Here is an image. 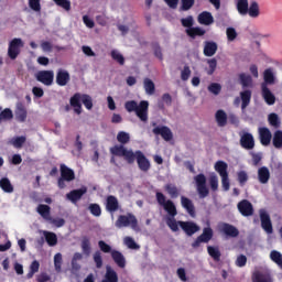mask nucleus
Instances as JSON below:
<instances>
[{
    "label": "nucleus",
    "mask_w": 282,
    "mask_h": 282,
    "mask_svg": "<svg viewBox=\"0 0 282 282\" xmlns=\"http://www.w3.org/2000/svg\"><path fill=\"white\" fill-rule=\"evenodd\" d=\"M12 118H14V113L10 108H6L0 112V122H7L8 120H12Z\"/></svg>",
    "instance_id": "09e8293b"
},
{
    "label": "nucleus",
    "mask_w": 282,
    "mask_h": 282,
    "mask_svg": "<svg viewBox=\"0 0 282 282\" xmlns=\"http://www.w3.org/2000/svg\"><path fill=\"white\" fill-rule=\"evenodd\" d=\"M237 177L240 186H245L246 182H248V173L246 171L238 172Z\"/></svg>",
    "instance_id": "680f3d73"
},
{
    "label": "nucleus",
    "mask_w": 282,
    "mask_h": 282,
    "mask_svg": "<svg viewBox=\"0 0 282 282\" xmlns=\"http://www.w3.org/2000/svg\"><path fill=\"white\" fill-rule=\"evenodd\" d=\"M124 109L128 113H135L141 122H149V101L141 100L138 105L135 100L124 102Z\"/></svg>",
    "instance_id": "f03ea898"
},
{
    "label": "nucleus",
    "mask_w": 282,
    "mask_h": 282,
    "mask_svg": "<svg viewBox=\"0 0 282 282\" xmlns=\"http://www.w3.org/2000/svg\"><path fill=\"white\" fill-rule=\"evenodd\" d=\"M155 197L159 206H162L164 212L172 217L166 219V226H169L172 232H177L180 230V221L174 218L177 216V207H175V203L171 199L166 200V196L162 192H156Z\"/></svg>",
    "instance_id": "f257e3e1"
},
{
    "label": "nucleus",
    "mask_w": 282,
    "mask_h": 282,
    "mask_svg": "<svg viewBox=\"0 0 282 282\" xmlns=\"http://www.w3.org/2000/svg\"><path fill=\"white\" fill-rule=\"evenodd\" d=\"M207 252H208L209 257H212V259H214V261H216V262L221 261V251H219V247L208 246Z\"/></svg>",
    "instance_id": "ea45409f"
},
{
    "label": "nucleus",
    "mask_w": 282,
    "mask_h": 282,
    "mask_svg": "<svg viewBox=\"0 0 282 282\" xmlns=\"http://www.w3.org/2000/svg\"><path fill=\"white\" fill-rule=\"evenodd\" d=\"M82 250H83V253L86 254V257H89V254H91V241H89V238L87 237L83 238Z\"/></svg>",
    "instance_id": "de8ad7c7"
},
{
    "label": "nucleus",
    "mask_w": 282,
    "mask_h": 282,
    "mask_svg": "<svg viewBox=\"0 0 282 282\" xmlns=\"http://www.w3.org/2000/svg\"><path fill=\"white\" fill-rule=\"evenodd\" d=\"M247 14L250 17V19H259L261 15V9L259 8V2L252 1L250 2Z\"/></svg>",
    "instance_id": "a878e982"
},
{
    "label": "nucleus",
    "mask_w": 282,
    "mask_h": 282,
    "mask_svg": "<svg viewBox=\"0 0 282 282\" xmlns=\"http://www.w3.org/2000/svg\"><path fill=\"white\" fill-rule=\"evenodd\" d=\"M240 147L247 151L254 149V137L250 132H243L240 134Z\"/></svg>",
    "instance_id": "dca6fc26"
},
{
    "label": "nucleus",
    "mask_w": 282,
    "mask_h": 282,
    "mask_svg": "<svg viewBox=\"0 0 282 282\" xmlns=\"http://www.w3.org/2000/svg\"><path fill=\"white\" fill-rule=\"evenodd\" d=\"M268 121L271 124V127H279L280 122H279V115L272 112L269 115L268 117Z\"/></svg>",
    "instance_id": "338daca9"
},
{
    "label": "nucleus",
    "mask_w": 282,
    "mask_h": 282,
    "mask_svg": "<svg viewBox=\"0 0 282 282\" xmlns=\"http://www.w3.org/2000/svg\"><path fill=\"white\" fill-rule=\"evenodd\" d=\"M252 282H274V281L272 280V275H270V273L256 271L252 274Z\"/></svg>",
    "instance_id": "cd10ccee"
},
{
    "label": "nucleus",
    "mask_w": 282,
    "mask_h": 282,
    "mask_svg": "<svg viewBox=\"0 0 282 282\" xmlns=\"http://www.w3.org/2000/svg\"><path fill=\"white\" fill-rule=\"evenodd\" d=\"M181 23H182L183 28H187V30H191L193 28L194 20L192 18V15H188L187 18L181 19Z\"/></svg>",
    "instance_id": "e2e57ef3"
},
{
    "label": "nucleus",
    "mask_w": 282,
    "mask_h": 282,
    "mask_svg": "<svg viewBox=\"0 0 282 282\" xmlns=\"http://www.w3.org/2000/svg\"><path fill=\"white\" fill-rule=\"evenodd\" d=\"M88 210L94 217H100V215H102V208H100V205L96 203L90 204L88 206Z\"/></svg>",
    "instance_id": "8fccbe9b"
},
{
    "label": "nucleus",
    "mask_w": 282,
    "mask_h": 282,
    "mask_svg": "<svg viewBox=\"0 0 282 282\" xmlns=\"http://www.w3.org/2000/svg\"><path fill=\"white\" fill-rule=\"evenodd\" d=\"M69 80H72V77L69 76V72L63 68H59L56 74V84L59 87H65L69 83Z\"/></svg>",
    "instance_id": "412c9836"
},
{
    "label": "nucleus",
    "mask_w": 282,
    "mask_h": 282,
    "mask_svg": "<svg viewBox=\"0 0 282 282\" xmlns=\"http://www.w3.org/2000/svg\"><path fill=\"white\" fill-rule=\"evenodd\" d=\"M198 23H200V25H213L215 23V18H213V13L203 11L198 14Z\"/></svg>",
    "instance_id": "393cba45"
},
{
    "label": "nucleus",
    "mask_w": 282,
    "mask_h": 282,
    "mask_svg": "<svg viewBox=\"0 0 282 282\" xmlns=\"http://www.w3.org/2000/svg\"><path fill=\"white\" fill-rule=\"evenodd\" d=\"M258 182L259 184H268L270 182V169L268 166L258 169Z\"/></svg>",
    "instance_id": "bb28decb"
},
{
    "label": "nucleus",
    "mask_w": 282,
    "mask_h": 282,
    "mask_svg": "<svg viewBox=\"0 0 282 282\" xmlns=\"http://www.w3.org/2000/svg\"><path fill=\"white\" fill-rule=\"evenodd\" d=\"M214 169L220 175V177L228 175V163L224 161H217Z\"/></svg>",
    "instance_id": "4c0bfd02"
},
{
    "label": "nucleus",
    "mask_w": 282,
    "mask_h": 282,
    "mask_svg": "<svg viewBox=\"0 0 282 282\" xmlns=\"http://www.w3.org/2000/svg\"><path fill=\"white\" fill-rule=\"evenodd\" d=\"M85 193H87V188L73 189L66 195V197L70 202H78Z\"/></svg>",
    "instance_id": "2f4dec72"
},
{
    "label": "nucleus",
    "mask_w": 282,
    "mask_h": 282,
    "mask_svg": "<svg viewBox=\"0 0 282 282\" xmlns=\"http://www.w3.org/2000/svg\"><path fill=\"white\" fill-rule=\"evenodd\" d=\"M240 78V85H242V87H250V85H252V77L250 75H247L246 73H241L239 75Z\"/></svg>",
    "instance_id": "603ef678"
},
{
    "label": "nucleus",
    "mask_w": 282,
    "mask_h": 282,
    "mask_svg": "<svg viewBox=\"0 0 282 282\" xmlns=\"http://www.w3.org/2000/svg\"><path fill=\"white\" fill-rule=\"evenodd\" d=\"M259 135H260V142H261L262 147L270 145V142H272V132H270V129L260 128Z\"/></svg>",
    "instance_id": "b1692460"
},
{
    "label": "nucleus",
    "mask_w": 282,
    "mask_h": 282,
    "mask_svg": "<svg viewBox=\"0 0 282 282\" xmlns=\"http://www.w3.org/2000/svg\"><path fill=\"white\" fill-rule=\"evenodd\" d=\"M23 40H21L20 37H14L9 43L8 56L9 58H11V61H17L19 54H21V47H23Z\"/></svg>",
    "instance_id": "1a4fd4ad"
},
{
    "label": "nucleus",
    "mask_w": 282,
    "mask_h": 282,
    "mask_svg": "<svg viewBox=\"0 0 282 282\" xmlns=\"http://www.w3.org/2000/svg\"><path fill=\"white\" fill-rule=\"evenodd\" d=\"M263 80L262 85H274L276 77H274V68H267L263 72Z\"/></svg>",
    "instance_id": "7c9ffc66"
},
{
    "label": "nucleus",
    "mask_w": 282,
    "mask_h": 282,
    "mask_svg": "<svg viewBox=\"0 0 282 282\" xmlns=\"http://www.w3.org/2000/svg\"><path fill=\"white\" fill-rule=\"evenodd\" d=\"M110 56L112 61H116L119 65H124V56L120 52L112 50Z\"/></svg>",
    "instance_id": "3c124183"
},
{
    "label": "nucleus",
    "mask_w": 282,
    "mask_h": 282,
    "mask_svg": "<svg viewBox=\"0 0 282 282\" xmlns=\"http://www.w3.org/2000/svg\"><path fill=\"white\" fill-rule=\"evenodd\" d=\"M101 282H118V272L113 268H106V274Z\"/></svg>",
    "instance_id": "473e14b6"
},
{
    "label": "nucleus",
    "mask_w": 282,
    "mask_h": 282,
    "mask_svg": "<svg viewBox=\"0 0 282 282\" xmlns=\"http://www.w3.org/2000/svg\"><path fill=\"white\" fill-rule=\"evenodd\" d=\"M54 3L58 6V8H63L66 12H69L72 10V1L69 0H53Z\"/></svg>",
    "instance_id": "5fc2aeb1"
},
{
    "label": "nucleus",
    "mask_w": 282,
    "mask_h": 282,
    "mask_svg": "<svg viewBox=\"0 0 282 282\" xmlns=\"http://www.w3.org/2000/svg\"><path fill=\"white\" fill-rule=\"evenodd\" d=\"M28 138H25L24 135L21 137H14L9 141V144H12V147H14V149H22L23 145L25 144Z\"/></svg>",
    "instance_id": "c03bdc74"
},
{
    "label": "nucleus",
    "mask_w": 282,
    "mask_h": 282,
    "mask_svg": "<svg viewBox=\"0 0 282 282\" xmlns=\"http://www.w3.org/2000/svg\"><path fill=\"white\" fill-rule=\"evenodd\" d=\"M208 91H210V94H214L215 96H219V94L221 93V85L213 83L208 86Z\"/></svg>",
    "instance_id": "052dcab7"
},
{
    "label": "nucleus",
    "mask_w": 282,
    "mask_h": 282,
    "mask_svg": "<svg viewBox=\"0 0 282 282\" xmlns=\"http://www.w3.org/2000/svg\"><path fill=\"white\" fill-rule=\"evenodd\" d=\"M124 243H126L127 248H129L130 250H138V248H140V246H138L135 240H133V238H131V237H126Z\"/></svg>",
    "instance_id": "bf43d9fd"
},
{
    "label": "nucleus",
    "mask_w": 282,
    "mask_h": 282,
    "mask_svg": "<svg viewBox=\"0 0 282 282\" xmlns=\"http://www.w3.org/2000/svg\"><path fill=\"white\" fill-rule=\"evenodd\" d=\"M110 256L112 261H115L116 265H118V268H127V259L124 258V254H122V252L113 249Z\"/></svg>",
    "instance_id": "4be33fe9"
},
{
    "label": "nucleus",
    "mask_w": 282,
    "mask_h": 282,
    "mask_svg": "<svg viewBox=\"0 0 282 282\" xmlns=\"http://www.w3.org/2000/svg\"><path fill=\"white\" fill-rule=\"evenodd\" d=\"M44 237L47 246L54 247L58 243V237L52 231H44Z\"/></svg>",
    "instance_id": "37998d69"
},
{
    "label": "nucleus",
    "mask_w": 282,
    "mask_h": 282,
    "mask_svg": "<svg viewBox=\"0 0 282 282\" xmlns=\"http://www.w3.org/2000/svg\"><path fill=\"white\" fill-rule=\"evenodd\" d=\"M54 265H55L56 272H61V270L63 268V254L62 253H56L54 256Z\"/></svg>",
    "instance_id": "6e6d98bb"
},
{
    "label": "nucleus",
    "mask_w": 282,
    "mask_h": 282,
    "mask_svg": "<svg viewBox=\"0 0 282 282\" xmlns=\"http://www.w3.org/2000/svg\"><path fill=\"white\" fill-rule=\"evenodd\" d=\"M246 263H248V257L239 254L236 259L237 268H246Z\"/></svg>",
    "instance_id": "69168bd1"
},
{
    "label": "nucleus",
    "mask_w": 282,
    "mask_h": 282,
    "mask_svg": "<svg viewBox=\"0 0 282 282\" xmlns=\"http://www.w3.org/2000/svg\"><path fill=\"white\" fill-rule=\"evenodd\" d=\"M152 133L154 135H161L165 142H171V140H173V132L171 131V128L166 126L153 128Z\"/></svg>",
    "instance_id": "f3484780"
},
{
    "label": "nucleus",
    "mask_w": 282,
    "mask_h": 282,
    "mask_svg": "<svg viewBox=\"0 0 282 282\" xmlns=\"http://www.w3.org/2000/svg\"><path fill=\"white\" fill-rule=\"evenodd\" d=\"M241 109H247L252 100V90H243L240 93Z\"/></svg>",
    "instance_id": "72a5a7b5"
},
{
    "label": "nucleus",
    "mask_w": 282,
    "mask_h": 282,
    "mask_svg": "<svg viewBox=\"0 0 282 282\" xmlns=\"http://www.w3.org/2000/svg\"><path fill=\"white\" fill-rule=\"evenodd\" d=\"M69 105L70 107H73L77 116H80L83 113V105L84 107H86V109H88V111H90V109H94V100L91 99V96L87 94H74V96H72L69 99Z\"/></svg>",
    "instance_id": "7ed1b4c3"
},
{
    "label": "nucleus",
    "mask_w": 282,
    "mask_h": 282,
    "mask_svg": "<svg viewBox=\"0 0 282 282\" xmlns=\"http://www.w3.org/2000/svg\"><path fill=\"white\" fill-rule=\"evenodd\" d=\"M106 210L107 213H110L113 215V213H118L120 210V203L118 202V198L113 195H109L106 198Z\"/></svg>",
    "instance_id": "6ab92c4d"
},
{
    "label": "nucleus",
    "mask_w": 282,
    "mask_h": 282,
    "mask_svg": "<svg viewBox=\"0 0 282 282\" xmlns=\"http://www.w3.org/2000/svg\"><path fill=\"white\" fill-rule=\"evenodd\" d=\"M238 212L242 217H252L254 215V206L248 199H242L237 204Z\"/></svg>",
    "instance_id": "ddd939ff"
},
{
    "label": "nucleus",
    "mask_w": 282,
    "mask_h": 282,
    "mask_svg": "<svg viewBox=\"0 0 282 282\" xmlns=\"http://www.w3.org/2000/svg\"><path fill=\"white\" fill-rule=\"evenodd\" d=\"M248 0H237L236 1V10L241 17H246L248 14L249 8Z\"/></svg>",
    "instance_id": "f704fd0d"
},
{
    "label": "nucleus",
    "mask_w": 282,
    "mask_h": 282,
    "mask_svg": "<svg viewBox=\"0 0 282 282\" xmlns=\"http://www.w3.org/2000/svg\"><path fill=\"white\" fill-rule=\"evenodd\" d=\"M261 91L264 102H267L269 106H272L274 102H276V96L272 94V90L268 88V85L261 84Z\"/></svg>",
    "instance_id": "aec40b11"
},
{
    "label": "nucleus",
    "mask_w": 282,
    "mask_h": 282,
    "mask_svg": "<svg viewBox=\"0 0 282 282\" xmlns=\"http://www.w3.org/2000/svg\"><path fill=\"white\" fill-rule=\"evenodd\" d=\"M218 230L219 232L226 235L230 239H236V237H239V229L236 226L230 225L228 223L218 224Z\"/></svg>",
    "instance_id": "f8f14e48"
},
{
    "label": "nucleus",
    "mask_w": 282,
    "mask_h": 282,
    "mask_svg": "<svg viewBox=\"0 0 282 282\" xmlns=\"http://www.w3.org/2000/svg\"><path fill=\"white\" fill-rule=\"evenodd\" d=\"M61 177L57 180L58 188H67L65 182H74L76 180V173L65 164L59 165Z\"/></svg>",
    "instance_id": "39448f33"
},
{
    "label": "nucleus",
    "mask_w": 282,
    "mask_h": 282,
    "mask_svg": "<svg viewBox=\"0 0 282 282\" xmlns=\"http://www.w3.org/2000/svg\"><path fill=\"white\" fill-rule=\"evenodd\" d=\"M178 225L187 237H193L195 232H199V225L195 224L194 221L178 220Z\"/></svg>",
    "instance_id": "4468645a"
},
{
    "label": "nucleus",
    "mask_w": 282,
    "mask_h": 282,
    "mask_svg": "<svg viewBox=\"0 0 282 282\" xmlns=\"http://www.w3.org/2000/svg\"><path fill=\"white\" fill-rule=\"evenodd\" d=\"M14 116L18 122L28 120V107H25V104L20 101L15 105Z\"/></svg>",
    "instance_id": "a211bd4d"
},
{
    "label": "nucleus",
    "mask_w": 282,
    "mask_h": 282,
    "mask_svg": "<svg viewBox=\"0 0 282 282\" xmlns=\"http://www.w3.org/2000/svg\"><path fill=\"white\" fill-rule=\"evenodd\" d=\"M116 228H132V230H138V218L135 215L128 213L127 215H120L116 223Z\"/></svg>",
    "instance_id": "423d86ee"
},
{
    "label": "nucleus",
    "mask_w": 282,
    "mask_h": 282,
    "mask_svg": "<svg viewBox=\"0 0 282 282\" xmlns=\"http://www.w3.org/2000/svg\"><path fill=\"white\" fill-rule=\"evenodd\" d=\"M164 188L172 199H177L180 197V188H177L175 184L169 183Z\"/></svg>",
    "instance_id": "58836bf2"
},
{
    "label": "nucleus",
    "mask_w": 282,
    "mask_h": 282,
    "mask_svg": "<svg viewBox=\"0 0 282 282\" xmlns=\"http://www.w3.org/2000/svg\"><path fill=\"white\" fill-rule=\"evenodd\" d=\"M143 87L148 96H153V94H155V83H153V80H151L150 78L143 79Z\"/></svg>",
    "instance_id": "79ce46f5"
},
{
    "label": "nucleus",
    "mask_w": 282,
    "mask_h": 282,
    "mask_svg": "<svg viewBox=\"0 0 282 282\" xmlns=\"http://www.w3.org/2000/svg\"><path fill=\"white\" fill-rule=\"evenodd\" d=\"M98 246H99V250H101V252H105L106 254H109V253L111 254V252H113V250H111V246H109L104 240H99Z\"/></svg>",
    "instance_id": "13d9d810"
},
{
    "label": "nucleus",
    "mask_w": 282,
    "mask_h": 282,
    "mask_svg": "<svg viewBox=\"0 0 282 282\" xmlns=\"http://www.w3.org/2000/svg\"><path fill=\"white\" fill-rule=\"evenodd\" d=\"M214 237V231L213 228L210 227H205L203 229L202 235H199L193 242H192V248H194V250H197V248H199V246H202V243H208L209 241L213 240Z\"/></svg>",
    "instance_id": "6e6552de"
},
{
    "label": "nucleus",
    "mask_w": 282,
    "mask_h": 282,
    "mask_svg": "<svg viewBox=\"0 0 282 282\" xmlns=\"http://www.w3.org/2000/svg\"><path fill=\"white\" fill-rule=\"evenodd\" d=\"M181 205L184 209H186V213L191 217H195V204H193V200L186 196H181Z\"/></svg>",
    "instance_id": "5701e85b"
},
{
    "label": "nucleus",
    "mask_w": 282,
    "mask_h": 282,
    "mask_svg": "<svg viewBox=\"0 0 282 282\" xmlns=\"http://www.w3.org/2000/svg\"><path fill=\"white\" fill-rule=\"evenodd\" d=\"M117 142L121 145L129 144V142H131V135L124 131H119L117 134Z\"/></svg>",
    "instance_id": "49530a36"
},
{
    "label": "nucleus",
    "mask_w": 282,
    "mask_h": 282,
    "mask_svg": "<svg viewBox=\"0 0 282 282\" xmlns=\"http://www.w3.org/2000/svg\"><path fill=\"white\" fill-rule=\"evenodd\" d=\"M193 6H195V0H181L180 11L188 12Z\"/></svg>",
    "instance_id": "864d4df0"
},
{
    "label": "nucleus",
    "mask_w": 282,
    "mask_h": 282,
    "mask_svg": "<svg viewBox=\"0 0 282 282\" xmlns=\"http://www.w3.org/2000/svg\"><path fill=\"white\" fill-rule=\"evenodd\" d=\"M215 118L218 127H226V124H228V115L226 113V111L217 110Z\"/></svg>",
    "instance_id": "c9c22d12"
},
{
    "label": "nucleus",
    "mask_w": 282,
    "mask_h": 282,
    "mask_svg": "<svg viewBox=\"0 0 282 282\" xmlns=\"http://www.w3.org/2000/svg\"><path fill=\"white\" fill-rule=\"evenodd\" d=\"M93 259L96 268L100 270V268H102V253H100V251H96L93 256Z\"/></svg>",
    "instance_id": "4d7b16f0"
},
{
    "label": "nucleus",
    "mask_w": 282,
    "mask_h": 282,
    "mask_svg": "<svg viewBox=\"0 0 282 282\" xmlns=\"http://www.w3.org/2000/svg\"><path fill=\"white\" fill-rule=\"evenodd\" d=\"M110 153L117 158H123L128 164H133V162H135V154L133 150H128L122 144H117L110 148Z\"/></svg>",
    "instance_id": "20e7f679"
},
{
    "label": "nucleus",
    "mask_w": 282,
    "mask_h": 282,
    "mask_svg": "<svg viewBox=\"0 0 282 282\" xmlns=\"http://www.w3.org/2000/svg\"><path fill=\"white\" fill-rule=\"evenodd\" d=\"M208 65H209V69L207 70L208 76H213V74H215V69H217V59L216 58H212L207 61Z\"/></svg>",
    "instance_id": "0e129e2a"
},
{
    "label": "nucleus",
    "mask_w": 282,
    "mask_h": 282,
    "mask_svg": "<svg viewBox=\"0 0 282 282\" xmlns=\"http://www.w3.org/2000/svg\"><path fill=\"white\" fill-rule=\"evenodd\" d=\"M134 160L137 161L138 167L143 172V173H149L151 170V161L144 155V153L140 150H137L134 152Z\"/></svg>",
    "instance_id": "9d476101"
},
{
    "label": "nucleus",
    "mask_w": 282,
    "mask_h": 282,
    "mask_svg": "<svg viewBox=\"0 0 282 282\" xmlns=\"http://www.w3.org/2000/svg\"><path fill=\"white\" fill-rule=\"evenodd\" d=\"M36 213H39L43 219H46V221H52V217L50 216L52 208L48 205L40 204L36 207Z\"/></svg>",
    "instance_id": "c756f323"
},
{
    "label": "nucleus",
    "mask_w": 282,
    "mask_h": 282,
    "mask_svg": "<svg viewBox=\"0 0 282 282\" xmlns=\"http://www.w3.org/2000/svg\"><path fill=\"white\" fill-rule=\"evenodd\" d=\"M217 44L213 41H206L205 42V46H204V51L203 54L204 56H215V54H217Z\"/></svg>",
    "instance_id": "c85d7f7f"
},
{
    "label": "nucleus",
    "mask_w": 282,
    "mask_h": 282,
    "mask_svg": "<svg viewBox=\"0 0 282 282\" xmlns=\"http://www.w3.org/2000/svg\"><path fill=\"white\" fill-rule=\"evenodd\" d=\"M0 188L3 193H14V185H12V182H10V178L8 177H2L0 180Z\"/></svg>",
    "instance_id": "e433bc0d"
},
{
    "label": "nucleus",
    "mask_w": 282,
    "mask_h": 282,
    "mask_svg": "<svg viewBox=\"0 0 282 282\" xmlns=\"http://www.w3.org/2000/svg\"><path fill=\"white\" fill-rule=\"evenodd\" d=\"M259 215L262 230H264L267 235H272V232H274V228L272 227V219L270 218V214H268L265 209H260Z\"/></svg>",
    "instance_id": "9b49d317"
},
{
    "label": "nucleus",
    "mask_w": 282,
    "mask_h": 282,
    "mask_svg": "<svg viewBox=\"0 0 282 282\" xmlns=\"http://www.w3.org/2000/svg\"><path fill=\"white\" fill-rule=\"evenodd\" d=\"M194 181L196 184V191L200 199H205V197H208V195H210V189H208V186L206 185V175L200 173L194 176Z\"/></svg>",
    "instance_id": "0eeeda50"
},
{
    "label": "nucleus",
    "mask_w": 282,
    "mask_h": 282,
    "mask_svg": "<svg viewBox=\"0 0 282 282\" xmlns=\"http://www.w3.org/2000/svg\"><path fill=\"white\" fill-rule=\"evenodd\" d=\"M272 144L274 149H282V130H276L273 133Z\"/></svg>",
    "instance_id": "a18cd8bd"
},
{
    "label": "nucleus",
    "mask_w": 282,
    "mask_h": 282,
    "mask_svg": "<svg viewBox=\"0 0 282 282\" xmlns=\"http://www.w3.org/2000/svg\"><path fill=\"white\" fill-rule=\"evenodd\" d=\"M29 7L34 12H41V0H29Z\"/></svg>",
    "instance_id": "774afa93"
},
{
    "label": "nucleus",
    "mask_w": 282,
    "mask_h": 282,
    "mask_svg": "<svg viewBox=\"0 0 282 282\" xmlns=\"http://www.w3.org/2000/svg\"><path fill=\"white\" fill-rule=\"evenodd\" d=\"M36 80L50 87L54 83V70H40L36 74Z\"/></svg>",
    "instance_id": "2eb2a0df"
},
{
    "label": "nucleus",
    "mask_w": 282,
    "mask_h": 282,
    "mask_svg": "<svg viewBox=\"0 0 282 282\" xmlns=\"http://www.w3.org/2000/svg\"><path fill=\"white\" fill-rule=\"evenodd\" d=\"M185 32L191 39H195V36H204V34H206V31L199 26H192L191 29H186Z\"/></svg>",
    "instance_id": "a19ab883"
}]
</instances>
